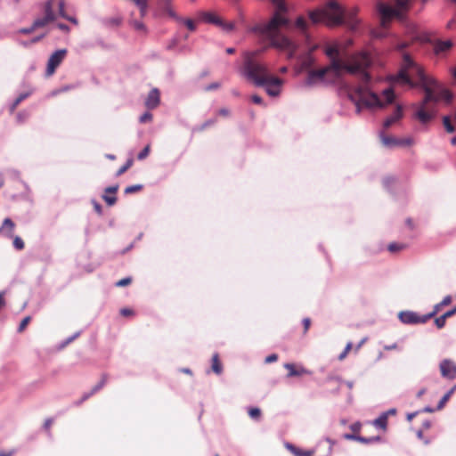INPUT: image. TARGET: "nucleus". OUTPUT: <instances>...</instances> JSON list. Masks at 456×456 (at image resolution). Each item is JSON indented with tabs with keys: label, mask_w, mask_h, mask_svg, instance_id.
<instances>
[{
	"label": "nucleus",
	"mask_w": 456,
	"mask_h": 456,
	"mask_svg": "<svg viewBox=\"0 0 456 456\" xmlns=\"http://www.w3.org/2000/svg\"><path fill=\"white\" fill-rule=\"evenodd\" d=\"M286 447L295 455V456H312V451H304L300 448L296 447L291 444H287Z\"/></svg>",
	"instance_id": "obj_19"
},
{
	"label": "nucleus",
	"mask_w": 456,
	"mask_h": 456,
	"mask_svg": "<svg viewBox=\"0 0 456 456\" xmlns=\"http://www.w3.org/2000/svg\"><path fill=\"white\" fill-rule=\"evenodd\" d=\"M118 190V185L116 184V185H112V186H109L107 188H105L104 191L105 193H113L115 194Z\"/></svg>",
	"instance_id": "obj_55"
},
{
	"label": "nucleus",
	"mask_w": 456,
	"mask_h": 456,
	"mask_svg": "<svg viewBox=\"0 0 456 456\" xmlns=\"http://www.w3.org/2000/svg\"><path fill=\"white\" fill-rule=\"evenodd\" d=\"M151 119H152V115L147 111L140 117L139 121L141 123H145V122L151 121Z\"/></svg>",
	"instance_id": "obj_47"
},
{
	"label": "nucleus",
	"mask_w": 456,
	"mask_h": 456,
	"mask_svg": "<svg viewBox=\"0 0 456 456\" xmlns=\"http://www.w3.org/2000/svg\"><path fill=\"white\" fill-rule=\"evenodd\" d=\"M164 10L167 12V13L170 17H172V18H174V19H175L177 20H182V19L180 17H178L176 15V13L174 12V10L171 8V4L169 6H165Z\"/></svg>",
	"instance_id": "obj_43"
},
{
	"label": "nucleus",
	"mask_w": 456,
	"mask_h": 456,
	"mask_svg": "<svg viewBox=\"0 0 456 456\" xmlns=\"http://www.w3.org/2000/svg\"><path fill=\"white\" fill-rule=\"evenodd\" d=\"M50 21H53L49 18L44 16L43 18H38L34 20V28H42L45 27L46 24H48Z\"/></svg>",
	"instance_id": "obj_28"
},
{
	"label": "nucleus",
	"mask_w": 456,
	"mask_h": 456,
	"mask_svg": "<svg viewBox=\"0 0 456 456\" xmlns=\"http://www.w3.org/2000/svg\"><path fill=\"white\" fill-rule=\"evenodd\" d=\"M138 8L140 10L141 17L143 18L147 14V12H148V0L143 2V4L141 6H139Z\"/></svg>",
	"instance_id": "obj_45"
},
{
	"label": "nucleus",
	"mask_w": 456,
	"mask_h": 456,
	"mask_svg": "<svg viewBox=\"0 0 456 456\" xmlns=\"http://www.w3.org/2000/svg\"><path fill=\"white\" fill-rule=\"evenodd\" d=\"M133 165V159H129L117 171L116 176H120L123 175L127 169H129Z\"/></svg>",
	"instance_id": "obj_30"
},
{
	"label": "nucleus",
	"mask_w": 456,
	"mask_h": 456,
	"mask_svg": "<svg viewBox=\"0 0 456 456\" xmlns=\"http://www.w3.org/2000/svg\"><path fill=\"white\" fill-rule=\"evenodd\" d=\"M373 425L377 428L386 429L387 425V413H381L374 421Z\"/></svg>",
	"instance_id": "obj_21"
},
{
	"label": "nucleus",
	"mask_w": 456,
	"mask_h": 456,
	"mask_svg": "<svg viewBox=\"0 0 456 456\" xmlns=\"http://www.w3.org/2000/svg\"><path fill=\"white\" fill-rule=\"evenodd\" d=\"M403 107L401 105H397L393 114L385 119L383 127L385 129L389 128L393 124L400 120L403 118Z\"/></svg>",
	"instance_id": "obj_10"
},
{
	"label": "nucleus",
	"mask_w": 456,
	"mask_h": 456,
	"mask_svg": "<svg viewBox=\"0 0 456 456\" xmlns=\"http://www.w3.org/2000/svg\"><path fill=\"white\" fill-rule=\"evenodd\" d=\"M456 390V385H454L441 399L440 401L438 402L437 403V406H436V410H442L445 403L448 402V400L450 399V397L452 395V394L455 392Z\"/></svg>",
	"instance_id": "obj_20"
},
{
	"label": "nucleus",
	"mask_w": 456,
	"mask_h": 456,
	"mask_svg": "<svg viewBox=\"0 0 456 456\" xmlns=\"http://www.w3.org/2000/svg\"><path fill=\"white\" fill-rule=\"evenodd\" d=\"M15 452V449H12L10 451H0V456H13Z\"/></svg>",
	"instance_id": "obj_58"
},
{
	"label": "nucleus",
	"mask_w": 456,
	"mask_h": 456,
	"mask_svg": "<svg viewBox=\"0 0 456 456\" xmlns=\"http://www.w3.org/2000/svg\"><path fill=\"white\" fill-rule=\"evenodd\" d=\"M412 143V139L408 137V138H403V139H398V146H409Z\"/></svg>",
	"instance_id": "obj_50"
},
{
	"label": "nucleus",
	"mask_w": 456,
	"mask_h": 456,
	"mask_svg": "<svg viewBox=\"0 0 456 456\" xmlns=\"http://www.w3.org/2000/svg\"><path fill=\"white\" fill-rule=\"evenodd\" d=\"M30 322V316H26L20 323L19 327H18V331L19 332H21L24 330V329L26 328V326L28 324V322Z\"/></svg>",
	"instance_id": "obj_42"
},
{
	"label": "nucleus",
	"mask_w": 456,
	"mask_h": 456,
	"mask_svg": "<svg viewBox=\"0 0 456 456\" xmlns=\"http://www.w3.org/2000/svg\"><path fill=\"white\" fill-rule=\"evenodd\" d=\"M28 116V115L26 112H20L17 114V119L19 122H23L27 119Z\"/></svg>",
	"instance_id": "obj_59"
},
{
	"label": "nucleus",
	"mask_w": 456,
	"mask_h": 456,
	"mask_svg": "<svg viewBox=\"0 0 456 456\" xmlns=\"http://www.w3.org/2000/svg\"><path fill=\"white\" fill-rule=\"evenodd\" d=\"M248 415L251 419H257L261 415V411L259 408H250Z\"/></svg>",
	"instance_id": "obj_37"
},
{
	"label": "nucleus",
	"mask_w": 456,
	"mask_h": 456,
	"mask_svg": "<svg viewBox=\"0 0 456 456\" xmlns=\"http://www.w3.org/2000/svg\"><path fill=\"white\" fill-rule=\"evenodd\" d=\"M251 100L256 104H263V99L257 94L252 95Z\"/></svg>",
	"instance_id": "obj_62"
},
{
	"label": "nucleus",
	"mask_w": 456,
	"mask_h": 456,
	"mask_svg": "<svg viewBox=\"0 0 456 456\" xmlns=\"http://www.w3.org/2000/svg\"><path fill=\"white\" fill-rule=\"evenodd\" d=\"M380 140L384 146L387 148H393L395 146H398V139L392 136H387L384 134V132H381L379 134Z\"/></svg>",
	"instance_id": "obj_18"
},
{
	"label": "nucleus",
	"mask_w": 456,
	"mask_h": 456,
	"mask_svg": "<svg viewBox=\"0 0 456 456\" xmlns=\"http://www.w3.org/2000/svg\"><path fill=\"white\" fill-rule=\"evenodd\" d=\"M131 281H132V279H131L130 277H126V278H124V279L119 280V281L116 283V285H117L118 287H124V286H126V285L130 284V283H131Z\"/></svg>",
	"instance_id": "obj_48"
},
{
	"label": "nucleus",
	"mask_w": 456,
	"mask_h": 456,
	"mask_svg": "<svg viewBox=\"0 0 456 456\" xmlns=\"http://www.w3.org/2000/svg\"><path fill=\"white\" fill-rule=\"evenodd\" d=\"M132 25L136 30L145 31V25L139 20H132Z\"/></svg>",
	"instance_id": "obj_44"
},
{
	"label": "nucleus",
	"mask_w": 456,
	"mask_h": 456,
	"mask_svg": "<svg viewBox=\"0 0 456 456\" xmlns=\"http://www.w3.org/2000/svg\"><path fill=\"white\" fill-rule=\"evenodd\" d=\"M12 245L17 250H22L25 247L24 241L19 236H14Z\"/></svg>",
	"instance_id": "obj_32"
},
{
	"label": "nucleus",
	"mask_w": 456,
	"mask_h": 456,
	"mask_svg": "<svg viewBox=\"0 0 456 456\" xmlns=\"http://www.w3.org/2000/svg\"><path fill=\"white\" fill-rule=\"evenodd\" d=\"M308 16L313 24L323 23L329 27L345 24L350 30L357 29L360 23L354 12H349L346 17L338 4L329 1L324 6L308 12Z\"/></svg>",
	"instance_id": "obj_4"
},
{
	"label": "nucleus",
	"mask_w": 456,
	"mask_h": 456,
	"mask_svg": "<svg viewBox=\"0 0 456 456\" xmlns=\"http://www.w3.org/2000/svg\"><path fill=\"white\" fill-rule=\"evenodd\" d=\"M45 16L52 20H55V15L53 11V0H49L45 4Z\"/></svg>",
	"instance_id": "obj_24"
},
{
	"label": "nucleus",
	"mask_w": 456,
	"mask_h": 456,
	"mask_svg": "<svg viewBox=\"0 0 456 456\" xmlns=\"http://www.w3.org/2000/svg\"><path fill=\"white\" fill-rule=\"evenodd\" d=\"M106 382H107V377L104 375V376L102 377V379L95 386L93 387V388L91 389L90 392L85 393L83 395L81 399L78 402H77L76 404L77 405H80L83 402H85L86 400L90 398L93 395H94L99 390H101L104 387Z\"/></svg>",
	"instance_id": "obj_12"
},
{
	"label": "nucleus",
	"mask_w": 456,
	"mask_h": 456,
	"mask_svg": "<svg viewBox=\"0 0 456 456\" xmlns=\"http://www.w3.org/2000/svg\"><path fill=\"white\" fill-rule=\"evenodd\" d=\"M216 122V118H211L203 123L201 129H204L208 126H213Z\"/></svg>",
	"instance_id": "obj_61"
},
{
	"label": "nucleus",
	"mask_w": 456,
	"mask_h": 456,
	"mask_svg": "<svg viewBox=\"0 0 456 456\" xmlns=\"http://www.w3.org/2000/svg\"><path fill=\"white\" fill-rule=\"evenodd\" d=\"M221 86V84L219 82H214L209 85H208L205 88L206 91H212L218 89Z\"/></svg>",
	"instance_id": "obj_51"
},
{
	"label": "nucleus",
	"mask_w": 456,
	"mask_h": 456,
	"mask_svg": "<svg viewBox=\"0 0 456 456\" xmlns=\"http://www.w3.org/2000/svg\"><path fill=\"white\" fill-rule=\"evenodd\" d=\"M14 223L10 218H5L0 227V232L6 235L9 238L13 237Z\"/></svg>",
	"instance_id": "obj_15"
},
{
	"label": "nucleus",
	"mask_w": 456,
	"mask_h": 456,
	"mask_svg": "<svg viewBox=\"0 0 456 456\" xmlns=\"http://www.w3.org/2000/svg\"><path fill=\"white\" fill-rule=\"evenodd\" d=\"M369 62L366 55H362L359 61L355 60L352 62L334 60L326 68L309 71L305 79V85L312 86L318 81L322 80L334 83L340 78L343 72H347L355 76L362 83V85L355 86L349 93V98L354 103L356 112H361L362 106L369 109H383L394 102L395 93L390 87L383 90L381 95H378L369 90L367 84L370 77L366 69Z\"/></svg>",
	"instance_id": "obj_1"
},
{
	"label": "nucleus",
	"mask_w": 456,
	"mask_h": 456,
	"mask_svg": "<svg viewBox=\"0 0 456 456\" xmlns=\"http://www.w3.org/2000/svg\"><path fill=\"white\" fill-rule=\"evenodd\" d=\"M212 370L216 374L222 373L223 368H222V364L219 361L218 354H215L212 356Z\"/></svg>",
	"instance_id": "obj_23"
},
{
	"label": "nucleus",
	"mask_w": 456,
	"mask_h": 456,
	"mask_svg": "<svg viewBox=\"0 0 456 456\" xmlns=\"http://www.w3.org/2000/svg\"><path fill=\"white\" fill-rule=\"evenodd\" d=\"M284 367L289 370L288 377L301 376L304 374H309L310 371L306 369L300 367L296 368L292 363H286Z\"/></svg>",
	"instance_id": "obj_17"
},
{
	"label": "nucleus",
	"mask_w": 456,
	"mask_h": 456,
	"mask_svg": "<svg viewBox=\"0 0 456 456\" xmlns=\"http://www.w3.org/2000/svg\"><path fill=\"white\" fill-rule=\"evenodd\" d=\"M149 152H150V146L147 145L139 152V154L137 155V159L139 160H142V159H146L147 156L149 155Z\"/></svg>",
	"instance_id": "obj_39"
},
{
	"label": "nucleus",
	"mask_w": 456,
	"mask_h": 456,
	"mask_svg": "<svg viewBox=\"0 0 456 456\" xmlns=\"http://www.w3.org/2000/svg\"><path fill=\"white\" fill-rule=\"evenodd\" d=\"M427 105L428 104H423V101L421 102L420 103V106L419 108L418 109V110L416 111L415 113V116L416 118L421 122V123H427L428 122L429 120L432 119L433 118V114L430 113L428 110H427Z\"/></svg>",
	"instance_id": "obj_13"
},
{
	"label": "nucleus",
	"mask_w": 456,
	"mask_h": 456,
	"mask_svg": "<svg viewBox=\"0 0 456 456\" xmlns=\"http://www.w3.org/2000/svg\"><path fill=\"white\" fill-rule=\"evenodd\" d=\"M447 317L444 315V314L439 317H436L435 319V324L438 329H442L445 325Z\"/></svg>",
	"instance_id": "obj_34"
},
{
	"label": "nucleus",
	"mask_w": 456,
	"mask_h": 456,
	"mask_svg": "<svg viewBox=\"0 0 456 456\" xmlns=\"http://www.w3.org/2000/svg\"><path fill=\"white\" fill-rule=\"evenodd\" d=\"M313 61H314V60H313L310 53H308L306 54L305 58L304 60H302V67L304 69H306L312 65Z\"/></svg>",
	"instance_id": "obj_38"
},
{
	"label": "nucleus",
	"mask_w": 456,
	"mask_h": 456,
	"mask_svg": "<svg viewBox=\"0 0 456 456\" xmlns=\"http://www.w3.org/2000/svg\"><path fill=\"white\" fill-rule=\"evenodd\" d=\"M120 314L123 316H130V315H132L134 314V312H133L132 309H129V308H122L120 310Z\"/></svg>",
	"instance_id": "obj_60"
},
{
	"label": "nucleus",
	"mask_w": 456,
	"mask_h": 456,
	"mask_svg": "<svg viewBox=\"0 0 456 456\" xmlns=\"http://www.w3.org/2000/svg\"><path fill=\"white\" fill-rule=\"evenodd\" d=\"M277 360H278V355L276 354H272L265 359V362L272 363V362H276Z\"/></svg>",
	"instance_id": "obj_53"
},
{
	"label": "nucleus",
	"mask_w": 456,
	"mask_h": 456,
	"mask_svg": "<svg viewBox=\"0 0 456 456\" xmlns=\"http://www.w3.org/2000/svg\"><path fill=\"white\" fill-rule=\"evenodd\" d=\"M442 305H440V303L436 304L434 305V309L432 312L427 314H424V317L426 319V322H428L429 319H431L432 317H434L441 309Z\"/></svg>",
	"instance_id": "obj_33"
},
{
	"label": "nucleus",
	"mask_w": 456,
	"mask_h": 456,
	"mask_svg": "<svg viewBox=\"0 0 456 456\" xmlns=\"http://www.w3.org/2000/svg\"><path fill=\"white\" fill-rule=\"evenodd\" d=\"M37 28H34V23L29 28H23L19 30V33L21 34H30L32 33Z\"/></svg>",
	"instance_id": "obj_54"
},
{
	"label": "nucleus",
	"mask_w": 456,
	"mask_h": 456,
	"mask_svg": "<svg viewBox=\"0 0 456 456\" xmlns=\"http://www.w3.org/2000/svg\"><path fill=\"white\" fill-rule=\"evenodd\" d=\"M67 54L66 49L56 50L48 59L47 67L45 70L46 77L52 76L59 65L62 62Z\"/></svg>",
	"instance_id": "obj_7"
},
{
	"label": "nucleus",
	"mask_w": 456,
	"mask_h": 456,
	"mask_svg": "<svg viewBox=\"0 0 456 456\" xmlns=\"http://www.w3.org/2000/svg\"><path fill=\"white\" fill-rule=\"evenodd\" d=\"M307 21L305 20V18L303 17H298L296 20V27L301 30L302 32H305L306 28H307Z\"/></svg>",
	"instance_id": "obj_29"
},
{
	"label": "nucleus",
	"mask_w": 456,
	"mask_h": 456,
	"mask_svg": "<svg viewBox=\"0 0 456 456\" xmlns=\"http://www.w3.org/2000/svg\"><path fill=\"white\" fill-rule=\"evenodd\" d=\"M142 189V184L130 185V186H127L125 189V193L126 194L134 193V192L141 191Z\"/></svg>",
	"instance_id": "obj_35"
},
{
	"label": "nucleus",
	"mask_w": 456,
	"mask_h": 456,
	"mask_svg": "<svg viewBox=\"0 0 456 456\" xmlns=\"http://www.w3.org/2000/svg\"><path fill=\"white\" fill-rule=\"evenodd\" d=\"M395 81L409 85L411 87L419 86L427 93V100L431 99L428 86L429 83L434 84V77L426 75L423 69L408 54L403 55L402 68L395 76Z\"/></svg>",
	"instance_id": "obj_5"
},
{
	"label": "nucleus",
	"mask_w": 456,
	"mask_h": 456,
	"mask_svg": "<svg viewBox=\"0 0 456 456\" xmlns=\"http://www.w3.org/2000/svg\"><path fill=\"white\" fill-rule=\"evenodd\" d=\"M352 346H353V343L352 342H348L345 347V349L343 350V352L338 355V360L342 361L344 360L348 352L352 349Z\"/></svg>",
	"instance_id": "obj_36"
},
{
	"label": "nucleus",
	"mask_w": 456,
	"mask_h": 456,
	"mask_svg": "<svg viewBox=\"0 0 456 456\" xmlns=\"http://www.w3.org/2000/svg\"><path fill=\"white\" fill-rule=\"evenodd\" d=\"M344 438L346 440L358 441L362 444H372L381 440L380 436L364 437L354 434H345Z\"/></svg>",
	"instance_id": "obj_14"
},
{
	"label": "nucleus",
	"mask_w": 456,
	"mask_h": 456,
	"mask_svg": "<svg viewBox=\"0 0 456 456\" xmlns=\"http://www.w3.org/2000/svg\"><path fill=\"white\" fill-rule=\"evenodd\" d=\"M429 93L431 94V99L427 100V93H425V97L423 99V104H428L429 102H437L441 100H444L446 102H450L452 99V95L451 92L434 78V84L429 83L428 86Z\"/></svg>",
	"instance_id": "obj_6"
},
{
	"label": "nucleus",
	"mask_w": 456,
	"mask_h": 456,
	"mask_svg": "<svg viewBox=\"0 0 456 456\" xmlns=\"http://www.w3.org/2000/svg\"><path fill=\"white\" fill-rule=\"evenodd\" d=\"M275 11L273 18L263 26L262 32L271 42V45L287 53L289 59L297 58V45L289 38L280 33L281 27L289 24V19L285 16L288 7L284 0H271Z\"/></svg>",
	"instance_id": "obj_2"
},
{
	"label": "nucleus",
	"mask_w": 456,
	"mask_h": 456,
	"mask_svg": "<svg viewBox=\"0 0 456 456\" xmlns=\"http://www.w3.org/2000/svg\"><path fill=\"white\" fill-rule=\"evenodd\" d=\"M257 52H247L244 55L242 75L256 86L264 87L271 97L280 95L283 80L270 74L267 67L256 59Z\"/></svg>",
	"instance_id": "obj_3"
},
{
	"label": "nucleus",
	"mask_w": 456,
	"mask_h": 456,
	"mask_svg": "<svg viewBox=\"0 0 456 456\" xmlns=\"http://www.w3.org/2000/svg\"><path fill=\"white\" fill-rule=\"evenodd\" d=\"M183 22L191 31L195 30V25L191 20L186 19L183 20Z\"/></svg>",
	"instance_id": "obj_56"
},
{
	"label": "nucleus",
	"mask_w": 456,
	"mask_h": 456,
	"mask_svg": "<svg viewBox=\"0 0 456 456\" xmlns=\"http://www.w3.org/2000/svg\"><path fill=\"white\" fill-rule=\"evenodd\" d=\"M388 250L392 253H395V252H398V251H401L403 250V248H405V245L404 244H402V243H395V242H393V243H390L387 247Z\"/></svg>",
	"instance_id": "obj_31"
},
{
	"label": "nucleus",
	"mask_w": 456,
	"mask_h": 456,
	"mask_svg": "<svg viewBox=\"0 0 456 456\" xmlns=\"http://www.w3.org/2000/svg\"><path fill=\"white\" fill-rule=\"evenodd\" d=\"M58 7H59V15L64 19L67 16V13L65 12V2L63 0H61L58 4Z\"/></svg>",
	"instance_id": "obj_40"
},
{
	"label": "nucleus",
	"mask_w": 456,
	"mask_h": 456,
	"mask_svg": "<svg viewBox=\"0 0 456 456\" xmlns=\"http://www.w3.org/2000/svg\"><path fill=\"white\" fill-rule=\"evenodd\" d=\"M203 18L207 22L216 24V25L222 24V20L213 13L206 12V13H204Z\"/></svg>",
	"instance_id": "obj_26"
},
{
	"label": "nucleus",
	"mask_w": 456,
	"mask_h": 456,
	"mask_svg": "<svg viewBox=\"0 0 456 456\" xmlns=\"http://www.w3.org/2000/svg\"><path fill=\"white\" fill-rule=\"evenodd\" d=\"M219 26L222 27L223 29H224L227 32L232 31L234 28V23L233 22H224L222 20V24L219 25Z\"/></svg>",
	"instance_id": "obj_46"
},
{
	"label": "nucleus",
	"mask_w": 456,
	"mask_h": 456,
	"mask_svg": "<svg viewBox=\"0 0 456 456\" xmlns=\"http://www.w3.org/2000/svg\"><path fill=\"white\" fill-rule=\"evenodd\" d=\"M159 91L157 88H153L148 94L145 100V105L148 109H155L159 104Z\"/></svg>",
	"instance_id": "obj_11"
},
{
	"label": "nucleus",
	"mask_w": 456,
	"mask_h": 456,
	"mask_svg": "<svg viewBox=\"0 0 456 456\" xmlns=\"http://www.w3.org/2000/svg\"><path fill=\"white\" fill-rule=\"evenodd\" d=\"M102 199L109 206H113L117 201L115 196H108L106 194L102 195Z\"/></svg>",
	"instance_id": "obj_41"
},
{
	"label": "nucleus",
	"mask_w": 456,
	"mask_h": 456,
	"mask_svg": "<svg viewBox=\"0 0 456 456\" xmlns=\"http://www.w3.org/2000/svg\"><path fill=\"white\" fill-rule=\"evenodd\" d=\"M218 114L224 117H228L230 115V110L226 108L220 109Z\"/></svg>",
	"instance_id": "obj_64"
},
{
	"label": "nucleus",
	"mask_w": 456,
	"mask_h": 456,
	"mask_svg": "<svg viewBox=\"0 0 456 456\" xmlns=\"http://www.w3.org/2000/svg\"><path fill=\"white\" fill-rule=\"evenodd\" d=\"M57 28L66 33H69V28L68 25L64 24V23H58L57 24Z\"/></svg>",
	"instance_id": "obj_63"
},
{
	"label": "nucleus",
	"mask_w": 456,
	"mask_h": 456,
	"mask_svg": "<svg viewBox=\"0 0 456 456\" xmlns=\"http://www.w3.org/2000/svg\"><path fill=\"white\" fill-rule=\"evenodd\" d=\"M32 94V91H28L25 93L20 94L13 102V103L11 106V111H13L17 106L26 98H28Z\"/></svg>",
	"instance_id": "obj_25"
},
{
	"label": "nucleus",
	"mask_w": 456,
	"mask_h": 456,
	"mask_svg": "<svg viewBox=\"0 0 456 456\" xmlns=\"http://www.w3.org/2000/svg\"><path fill=\"white\" fill-rule=\"evenodd\" d=\"M452 302V297L451 296H446L444 297V299L440 302V305L443 306H445V305H450Z\"/></svg>",
	"instance_id": "obj_57"
},
{
	"label": "nucleus",
	"mask_w": 456,
	"mask_h": 456,
	"mask_svg": "<svg viewBox=\"0 0 456 456\" xmlns=\"http://www.w3.org/2000/svg\"><path fill=\"white\" fill-rule=\"evenodd\" d=\"M395 182V178L393 177H386L383 179V184L384 187H386L387 190H390L391 184Z\"/></svg>",
	"instance_id": "obj_49"
},
{
	"label": "nucleus",
	"mask_w": 456,
	"mask_h": 456,
	"mask_svg": "<svg viewBox=\"0 0 456 456\" xmlns=\"http://www.w3.org/2000/svg\"><path fill=\"white\" fill-rule=\"evenodd\" d=\"M92 203L94 205V208L95 210V212L98 214V215H102V208L101 206L100 203H98L96 200H92Z\"/></svg>",
	"instance_id": "obj_52"
},
{
	"label": "nucleus",
	"mask_w": 456,
	"mask_h": 456,
	"mask_svg": "<svg viewBox=\"0 0 456 456\" xmlns=\"http://www.w3.org/2000/svg\"><path fill=\"white\" fill-rule=\"evenodd\" d=\"M444 126L448 133H453L455 131V127L451 123V118L449 116H444L443 118Z\"/></svg>",
	"instance_id": "obj_27"
},
{
	"label": "nucleus",
	"mask_w": 456,
	"mask_h": 456,
	"mask_svg": "<svg viewBox=\"0 0 456 456\" xmlns=\"http://www.w3.org/2000/svg\"><path fill=\"white\" fill-rule=\"evenodd\" d=\"M452 46V42L451 40H445V41L437 40L434 45L435 53L436 54L445 53V52L449 51Z\"/></svg>",
	"instance_id": "obj_16"
},
{
	"label": "nucleus",
	"mask_w": 456,
	"mask_h": 456,
	"mask_svg": "<svg viewBox=\"0 0 456 456\" xmlns=\"http://www.w3.org/2000/svg\"><path fill=\"white\" fill-rule=\"evenodd\" d=\"M398 318L403 324H419L427 322L424 315H419L417 313L412 311H402L399 313Z\"/></svg>",
	"instance_id": "obj_9"
},
{
	"label": "nucleus",
	"mask_w": 456,
	"mask_h": 456,
	"mask_svg": "<svg viewBox=\"0 0 456 456\" xmlns=\"http://www.w3.org/2000/svg\"><path fill=\"white\" fill-rule=\"evenodd\" d=\"M325 53H326L327 56H329L331 59V62L334 60L340 61L338 59L339 50H338V46H336V45L329 46V47H327Z\"/></svg>",
	"instance_id": "obj_22"
},
{
	"label": "nucleus",
	"mask_w": 456,
	"mask_h": 456,
	"mask_svg": "<svg viewBox=\"0 0 456 456\" xmlns=\"http://www.w3.org/2000/svg\"><path fill=\"white\" fill-rule=\"evenodd\" d=\"M441 376L444 379L453 380L456 379V363L451 359H444L439 363Z\"/></svg>",
	"instance_id": "obj_8"
}]
</instances>
